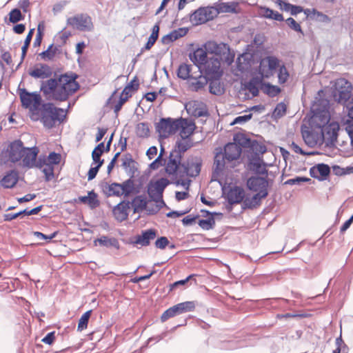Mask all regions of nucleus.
Segmentation results:
<instances>
[{
  "label": "nucleus",
  "instance_id": "obj_1",
  "mask_svg": "<svg viewBox=\"0 0 353 353\" xmlns=\"http://www.w3.org/2000/svg\"><path fill=\"white\" fill-rule=\"evenodd\" d=\"M78 75L74 72L61 74L58 78H50L41 82L40 91L48 99L67 101L80 88L76 81Z\"/></svg>",
  "mask_w": 353,
  "mask_h": 353
},
{
  "label": "nucleus",
  "instance_id": "obj_2",
  "mask_svg": "<svg viewBox=\"0 0 353 353\" xmlns=\"http://www.w3.org/2000/svg\"><path fill=\"white\" fill-rule=\"evenodd\" d=\"M218 43L214 41H209L205 43L202 47H199L192 52H189L190 60L198 68V70L203 74V69L211 68V63H215L214 61L220 62L218 58H208V53L215 54Z\"/></svg>",
  "mask_w": 353,
  "mask_h": 353
},
{
  "label": "nucleus",
  "instance_id": "obj_3",
  "mask_svg": "<svg viewBox=\"0 0 353 353\" xmlns=\"http://www.w3.org/2000/svg\"><path fill=\"white\" fill-rule=\"evenodd\" d=\"M215 63H211V68L203 69V74L199 76V78L207 79L209 82V92L216 96L222 95L225 89L223 84L220 81V79L223 75V71L221 70V63L216 61Z\"/></svg>",
  "mask_w": 353,
  "mask_h": 353
},
{
  "label": "nucleus",
  "instance_id": "obj_4",
  "mask_svg": "<svg viewBox=\"0 0 353 353\" xmlns=\"http://www.w3.org/2000/svg\"><path fill=\"white\" fill-rule=\"evenodd\" d=\"M39 111H41V122L48 129L53 128L57 122L63 123L66 119V110L55 107L51 102L43 103Z\"/></svg>",
  "mask_w": 353,
  "mask_h": 353
},
{
  "label": "nucleus",
  "instance_id": "obj_5",
  "mask_svg": "<svg viewBox=\"0 0 353 353\" xmlns=\"http://www.w3.org/2000/svg\"><path fill=\"white\" fill-rule=\"evenodd\" d=\"M332 91V96L334 99L337 103L344 105L350 103L353 97L352 95V85L350 82L344 79H338L334 86Z\"/></svg>",
  "mask_w": 353,
  "mask_h": 353
},
{
  "label": "nucleus",
  "instance_id": "obj_6",
  "mask_svg": "<svg viewBox=\"0 0 353 353\" xmlns=\"http://www.w3.org/2000/svg\"><path fill=\"white\" fill-rule=\"evenodd\" d=\"M184 153H180L176 149L172 148L170 152L168 162L165 167V172L170 176H176L179 172V169L182 168L185 173H188L189 163L186 161L182 162Z\"/></svg>",
  "mask_w": 353,
  "mask_h": 353
},
{
  "label": "nucleus",
  "instance_id": "obj_7",
  "mask_svg": "<svg viewBox=\"0 0 353 353\" xmlns=\"http://www.w3.org/2000/svg\"><path fill=\"white\" fill-rule=\"evenodd\" d=\"M18 94L21 103V106L30 110L39 111L41 108L42 99L38 92H28L26 88H18Z\"/></svg>",
  "mask_w": 353,
  "mask_h": 353
},
{
  "label": "nucleus",
  "instance_id": "obj_8",
  "mask_svg": "<svg viewBox=\"0 0 353 353\" xmlns=\"http://www.w3.org/2000/svg\"><path fill=\"white\" fill-rule=\"evenodd\" d=\"M178 119L171 117H161L159 122L155 123V130L160 139H167L174 134L179 130Z\"/></svg>",
  "mask_w": 353,
  "mask_h": 353
},
{
  "label": "nucleus",
  "instance_id": "obj_9",
  "mask_svg": "<svg viewBox=\"0 0 353 353\" xmlns=\"http://www.w3.org/2000/svg\"><path fill=\"white\" fill-rule=\"evenodd\" d=\"M273 181L268 179V176H251L246 181L248 189L256 193L268 196V188L272 185Z\"/></svg>",
  "mask_w": 353,
  "mask_h": 353
},
{
  "label": "nucleus",
  "instance_id": "obj_10",
  "mask_svg": "<svg viewBox=\"0 0 353 353\" xmlns=\"http://www.w3.org/2000/svg\"><path fill=\"white\" fill-rule=\"evenodd\" d=\"M320 130L325 146L330 148H335L340 130L339 124L332 121Z\"/></svg>",
  "mask_w": 353,
  "mask_h": 353
},
{
  "label": "nucleus",
  "instance_id": "obj_11",
  "mask_svg": "<svg viewBox=\"0 0 353 353\" xmlns=\"http://www.w3.org/2000/svg\"><path fill=\"white\" fill-rule=\"evenodd\" d=\"M219 12L212 7H201L190 15V21L194 26L201 25L212 20Z\"/></svg>",
  "mask_w": 353,
  "mask_h": 353
},
{
  "label": "nucleus",
  "instance_id": "obj_12",
  "mask_svg": "<svg viewBox=\"0 0 353 353\" xmlns=\"http://www.w3.org/2000/svg\"><path fill=\"white\" fill-rule=\"evenodd\" d=\"M195 301H185L179 303L167 309L161 315V320L162 322L166 321L170 318L176 315L181 314L185 312H192L195 309Z\"/></svg>",
  "mask_w": 353,
  "mask_h": 353
},
{
  "label": "nucleus",
  "instance_id": "obj_13",
  "mask_svg": "<svg viewBox=\"0 0 353 353\" xmlns=\"http://www.w3.org/2000/svg\"><path fill=\"white\" fill-rule=\"evenodd\" d=\"M170 183L172 182L165 177H161L156 181L151 180L148 183L147 188L150 201L161 199L163 196L165 189Z\"/></svg>",
  "mask_w": 353,
  "mask_h": 353
},
{
  "label": "nucleus",
  "instance_id": "obj_14",
  "mask_svg": "<svg viewBox=\"0 0 353 353\" xmlns=\"http://www.w3.org/2000/svg\"><path fill=\"white\" fill-rule=\"evenodd\" d=\"M67 23L80 31H92L94 28L92 18L87 14H77L69 17Z\"/></svg>",
  "mask_w": 353,
  "mask_h": 353
},
{
  "label": "nucleus",
  "instance_id": "obj_15",
  "mask_svg": "<svg viewBox=\"0 0 353 353\" xmlns=\"http://www.w3.org/2000/svg\"><path fill=\"white\" fill-rule=\"evenodd\" d=\"M279 59L275 56H268L263 59L259 66V74L262 77L268 78L272 71L275 70L280 65Z\"/></svg>",
  "mask_w": 353,
  "mask_h": 353
},
{
  "label": "nucleus",
  "instance_id": "obj_16",
  "mask_svg": "<svg viewBox=\"0 0 353 353\" xmlns=\"http://www.w3.org/2000/svg\"><path fill=\"white\" fill-rule=\"evenodd\" d=\"M223 193L225 194V200L230 204L243 203L245 196L244 189L239 185L230 187L227 192H225V189L223 188Z\"/></svg>",
  "mask_w": 353,
  "mask_h": 353
},
{
  "label": "nucleus",
  "instance_id": "obj_17",
  "mask_svg": "<svg viewBox=\"0 0 353 353\" xmlns=\"http://www.w3.org/2000/svg\"><path fill=\"white\" fill-rule=\"evenodd\" d=\"M47 167L43 168L42 172L45 175V181H50L54 177V165L59 164L61 155L56 152H50L47 156Z\"/></svg>",
  "mask_w": 353,
  "mask_h": 353
},
{
  "label": "nucleus",
  "instance_id": "obj_18",
  "mask_svg": "<svg viewBox=\"0 0 353 353\" xmlns=\"http://www.w3.org/2000/svg\"><path fill=\"white\" fill-rule=\"evenodd\" d=\"M186 163H189L188 173H185V170L179 171L178 175L180 178L185 176L190 177H196L200 172L202 166V159L199 157H190L187 159Z\"/></svg>",
  "mask_w": 353,
  "mask_h": 353
},
{
  "label": "nucleus",
  "instance_id": "obj_19",
  "mask_svg": "<svg viewBox=\"0 0 353 353\" xmlns=\"http://www.w3.org/2000/svg\"><path fill=\"white\" fill-rule=\"evenodd\" d=\"M25 148L21 139H16L10 142L8 148L9 160L13 163L19 161L23 157Z\"/></svg>",
  "mask_w": 353,
  "mask_h": 353
},
{
  "label": "nucleus",
  "instance_id": "obj_20",
  "mask_svg": "<svg viewBox=\"0 0 353 353\" xmlns=\"http://www.w3.org/2000/svg\"><path fill=\"white\" fill-rule=\"evenodd\" d=\"M309 172L311 177L323 181L330 176V168L327 164L321 163L311 167Z\"/></svg>",
  "mask_w": 353,
  "mask_h": 353
},
{
  "label": "nucleus",
  "instance_id": "obj_21",
  "mask_svg": "<svg viewBox=\"0 0 353 353\" xmlns=\"http://www.w3.org/2000/svg\"><path fill=\"white\" fill-rule=\"evenodd\" d=\"M157 236V231L155 229L144 230L141 232V234L135 236V239L132 243L134 245H141L142 247L148 246Z\"/></svg>",
  "mask_w": 353,
  "mask_h": 353
},
{
  "label": "nucleus",
  "instance_id": "obj_22",
  "mask_svg": "<svg viewBox=\"0 0 353 353\" xmlns=\"http://www.w3.org/2000/svg\"><path fill=\"white\" fill-rule=\"evenodd\" d=\"M39 150L37 146L26 147L23 157L21 158L23 167L27 168H33L35 165L34 161L37 160Z\"/></svg>",
  "mask_w": 353,
  "mask_h": 353
},
{
  "label": "nucleus",
  "instance_id": "obj_23",
  "mask_svg": "<svg viewBox=\"0 0 353 353\" xmlns=\"http://www.w3.org/2000/svg\"><path fill=\"white\" fill-rule=\"evenodd\" d=\"M177 124L180 130V137L181 139H190L193 134L196 125L194 121H188L183 117L178 118Z\"/></svg>",
  "mask_w": 353,
  "mask_h": 353
},
{
  "label": "nucleus",
  "instance_id": "obj_24",
  "mask_svg": "<svg viewBox=\"0 0 353 353\" xmlns=\"http://www.w3.org/2000/svg\"><path fill=\"white\" fill-rule=\"evenodd\" d=\"M130 208V201L123 200L112 209L115 219L119 222L125 221L128 217V210Z\"/></svg>",
  "mask_w": 353,
  "mask_h": 353
},
{
  "label": "nucleus",
  "instance_id": "obj_25",
  "mask_svg": "<svg viewBox=\"0 0 353 353\" xmlns=\"http://www.w3.org/2000/svg\"><path fill=\"white\" fill-rule=\"evenodd\" d=\"M30 76L34 79H48L52 74L51 68L45 63H39L32 70L28 71Z\"/></svg>",
  "mask_w": 353,
  "mask_h": 353
},
{
  "label": "nucleus",
  "instance_id": "obj_26",
  "mask_svg": "<svg viewBox=\"0 0 353 353\" xmlns=\"http://www.w3.org/2000/svg\"><path fill=\"white\" fill-rule=\"evenodd\" d=\"M223 152L225 154L226 160L231 162L239 159L242 153V149L234 142H229L225 145L224 151Z\"/></svg>",
  "mask_w": 353,
  "mask_h": 353
},
{
  "label": "nucleus",
  "instance_id": "obj_27",
  "mask_svg": "<svg viewBox=\"0 0 353 353\" xmlns=\"http://www.w3.org/2000/svg\"><path fill=\"white\" fill-rule=\"evenodd\" d=\"M248 169L253 172L255 176H269V170L262 168L260 157H248Z\"/></svg>",
  "mask_w": 353,
  "mask_h": 353
},
{
  "label": "nucleus",
  "instance_id": "obj_28",
  "mask_svg": "<svg viewBox=\"0 0 353 353\" xmlns=\"http://www.w3.org/2000/svg\"><path fill=\"white\" fill-rule=\"evenodd\" d=\"M312 115L309 119V123L312 128L321 129L330 123V115L328 114L312 113Z\"/></svg>",
  "mask_w": 353,
  "mask_h": 353
},
{
  "label": "nucleus",
  "instance_id": "obj_29",
  "mask_svg": "<svg viewBox=\"0 0 353 353\" xmlns=\"http://www.w3.org/2000/svg\"><path fill=\"white\" fill-rule=\"evenodd\" d=\"M268 196L263 193H255L251 198L245 196L242 203L241 208L243 210L254 209L261 204V201L265 199Z\"/></svg>",
  "mask_w": 353,
  "mask_h": 353
},
{
  "label": "nucleus",
  "instance_id": "obj_30",
  "mask_svg": "<svg viewBox=\"0 0 353 353\" xmlns=\"http://www.w3.org/2000/svg\"><path fill=\"white\" fill-rule=\"evenodd\" d=\"M42 208L43 205H41L31 210H28V208H26L16 213L5 214L3 215V220L5 221H11L18 217L23 218L25 216L37 214L42 210Z\"/></svg>",
  "mask_w": 353,
  "mask_h": 353
},
{
  "label": "nucleus",
  "instance_id": "obj_31",
  "mask_svg": "<svg viewBox=\"0 0 353 353\" xmlns=\"http://www.w3.org/2000/svg\"><path fill=\"white\" fill-rule=\"evenodd\" d=\"M99 187L107 197L121 196L119 183L113 182L108 184L107 182L101 181L99 183Z\"/></svg>",
  "mask_w": 353,
  "mask_h": 353
},
{
  "label": "nucleus",
  "instance_id": "obj_32",
  "mask_svg": "<svg viewBox=\"0 0 353 353\" xmlns=\"http://www.w3.org/2000/svg\"><path fill=\"white\" fill-rule=\"evenodd\" d=\"M78 201L83 204H88L91 209H95L100 205L98 195L94 190L89 191L87 196H80L74 199V202Z\"/></svg>",
  "mask_w": 353,
  "mask_h": 353
},
{
  "label": "nucleus",
  "instance_id": "obj_33",
  "mask_svg": "<svg viewBox=\"0 0 353 353\" xmlns=\"http://www.w3.org/2000/svg\"><path fill=\"white\" fill-rule=\"evenodd\" d=\"M122 166L125 169L126 174L131 178H134L135 173L138 171L136 166L137 163L129 153L125 154L122 158Z\"/></svg>",
  "mask_w": 353,
  "mask_h": 353
},
{
  "label": "nucleus",
  "instance_id": "obj_34",
  "mask_svg": "<svg viewBox=\"0 0 353 353\" xmlns=\"http://www.w3.org/2000/svg\"><path fill=\"white\" fill-rule=\"evenodd\" d=\"M329 101L323 98L315 97L313 101L310 112L311 113L317 114H328L329 112Z\"/></svg>",
  "mask_w": 353,
  "mask_h": 353
},
{
  "label": "nucleus",
  "instance_id": "obj_35",
  "mask_svg": "<svg viewBox=\"0 0 353 353\" xmlns=\"http://www.w3.org/2000/svg\"><path fill=\"white\" fill-rule=\"evenodd\" d=\"M120 192L121 196L123 195L124 197L139 194L138 188H135L134 178L129 177V179L120 183Z\"/></svg>",
  "mask_w": 353,
  "mask_h": 353
},
{
  "label": "nucleus",
  "instance_id": "obj_36",
  "mask_svg": "<svg viewBox=\"0 0 353 353\" xmlns=\"http://www.w3.org/2000/svg\"><path fill=\"white\" fill-rule=\"evenodd\" d=\"M19 181V172L16 170L8 171L2 178L1 185L5 188H12Z\"/></svg>",
  "mask_w": 353,
  "mask_h": 353
},
{
  "label": "nucleus",
  "instance_id": "obj_37",
  "mask_svg": "<svg viewBox=\"0 0 353 353\" xmlns=\"http://www.w3.org/2000/svg\"><path fill=\"white\" fill-rule=\"evenodd\" d=\"M97 243L99 245L107 248H114L117 250L120 249L119 242L118 239L114 237H109L106 235H102L94 241V245H97Z\"/></svg>",
  "mask_w": 353,
  "mask_h": 353
},
{
  "label": "nucleus",
  "instance_id": "obj_38",
  "mask_svg": "<svg viewBox=\"0 0 353 353\" xmlns=\"http://www.w3.org/2000/svg\"><path fill=\"white\" fill-rule=\"evenodd\" d=\"M263 78L262 76L254 77L245 85V89L248 90L253 97L259 96V90H261Z\"/></svg>",
  "mask_w": 353,
  "mask_h": 353
},
{
  "label": "nucleus",
  "instance_id": "obj_39",
  "mask_svg": "<svg viewBox=\"0 0 353 353\" xmlns=\"http://www.w3.org/2000/svg\"><path fill=\"white\" fill-rule=\"evenodd\" d=\"M248 151L250 154L248 155V157H261L260 156L266 152L267 148L265 145L259 143L258 141L252 139V143L248 147Z\"/></svg>",
  "mask_w": 353,
  "mask_h": 353
},
{
  "label": "nucleus",
  "instance_id": "obj_40",
  "mask_svg": "<svg viewBox=\"0 0 353 353\" xmlns=\"http://www.w3.org/2000/svg\"><path fill=\"white\" fill-rule=\"evenodd\" d=\"M149 201L144 194L137 195L130 202L134 213L141 212L146 209Z\"/></svg>",
  "mask_w": 353,
  "mask_h": 353
},
{
  "label": "nucleus",
  "instance_id": "obj_41",
  "mask_svg": "<svg viewBox=\"0 0 353 353\" xmlns=\"http://www.w3.org/2000/svg\"><path fill=\"white\" fill-rule=\"evenodd\" d=\"M191 71L192 65L190 64L182 63L178 67L176 70V76L178 78L183 80H187L189 79H197L196 77H194L191 74Z\"/></svg>",
  "mask_w": 353,
  "mask_h": 353
},
{
  "label": "nucleus",
  "instance_id": "obj_42",
  "mask_svg": "<svg viewBox=\"0 0 353 353\" xmlns=\"http://www.w3.org/2000/svg\"><path fill=\"white\" fill-rule=\"evenodd\" d=\"M159 23H157L154 25V26L152 28V32L145 44L144 47L141 48V52H143L144 50H149L152 48V47L154 46V44L156 43L157 40L159 38Z\"/></svg>",
  "mask_w": 353,
  "mask_h": 353
},
{
  "label": "nucleus",
  "instance_id": "obj_43",
  "mask_svg": "<svg viewBox=\"0 0 353 353\" xmlns=\"http://www.w3.org/2000/svg\"><path fill=\"white\" fill-rule=\"evenodd\" d=\"M226 158L225 154L223 152L222 149L220 148L219 152H216L214 157V164L215 165L213 174H219L225 168Z\"/></svg>",
  "mask_w": 353,
  "mask_h": 353
},
{
  "label": "nucleus",
  "instance_id": "obj_44",
  "mask_svg": "<svg viewBox=\"0 0 353 353\" xmlns=\"http://www.w3.org/2000/svg\"><path fill=\"white\" fill-rule=\"evenodd\" d=\"M188 112L195 117H208L209 115L206 106L204 104H198L194 102L190 105Z\"/></svg>",
  "mask_w": 353,
  "mask_h": 353
},
{
  "label": "nucleus",
  "instance_id": "obj_45",
  "mask_svg": "<svg viewBox=\"0 0 353 353\" xmlns=\"http://www.w3.org/2000/svg\"><path fill=\"white\" fill-rule=\"evenodd\" d=\"M261 90L270 97H274L281 92V88L278 85H272L270 82H265L263 80Z\"/></svg>",
  "mask_w": 353,
  "mask_h": 353
},
{
  "label": "nucleus",
  "instance_id": "obj_46",
  "mask_svg": "<svg viewBox=\"0 0 353 353\" xmlns=\"http://www.w3.org/2000/svg\"><path fill=\"white\" fill-rule=\"evenodd\" d=\"M252 54L248 52H243L236 59V67L239 71H243L249 65L252 60Z\"/></svg>",
  "mask_w": 353,
  "mask_h": 353
},
{
  "label": "nucleus",
  "instance_id": "obj_47",
  "mask_svg": "<svg viewBox=\"0 0 353 353\" xmlns=\"http://www.w3.org/2000/svg\"><path fill=\"white\" fill-rule=\"evenodd\" d=\"M8 16V22L7 21V17H5L4 19V21L7 24H9L10 23L15 24L25 19V15L23 14L20 9L17 8L12 9L10 11Z\"/></svg>",
  "mask_w": 353,
  "mask_h": 353
},
{
  "label": "nucleus",
  "instance_id": "obj_48",
  "mask_svg": "<svg viewBox=\"0 0 353 353\" xmlns=\"http://www.w3.org/2000/svg\"><path fill=\"white\" fill-rule=\"evenodd\" d=\"M103 152H106L105 150V143L104 142H101L94 148L92 152L91 155L92 163L101 162V164L103 165L104 159H101V156Z\"/></svg>",
  "mask_w": 353,
  "mask_h": 353
},
{
  "label": "nucleus",
  "instance_id": "obj_49",
  "mask_svg": "<svg viewBox=\"0 0 353 353\" xmlns=\"http://www.w3.org/2000/svg\"><path fill=\"white\" fill-rule=\"evenodd\" d=\"M252 141V139L241 132L236 133L233 136V142L239 145L240 148H248Z\"/></svg>",
  "mask_w": 353,
  "mask_h": 353
},
{
  "label": "nucleus",
  "instance_id": "obj_50",
  "mask_svg": "<svg viewBox=\"0 0 353 353\" xmlns=\"http://www.w3.org/2000/svg\"><path fill=\"white\" fill-rule=\"evenodd\" d=\"M194 146V143L191 139H185L177 140L175 143L174 148L176 149L180 153H185L189 149Z\"/></svg>",
  "mask_w": 353,
  "mask_h": 353
},
{
  "label": "nucleus",
  "instance_id": "obj_51",
  "mask_svg": "<svg viewBox=\"0 0 353 353\" xmlns=\"http://www.w3.org/2000/svg\"><path fill=\"white\" fill-rule=\"evenodd\" d=\"M261 10L263 11V16L266 19H273L277 21H283L284 20L282 14L279 13L278 11L268 7H263Z\"/></svg>",
  "mask_w": 353,
  "mask_h": 353
},
{
  "label": "nucleus",
  "instance_id": "obj_52",
  "mask_svg": "<svg viewBox=\"0 0 353 353\" xmlns=\"http://www.w3.org/2000/svg\"><path fill=\"white\" fill-rule=\"evenodd\" d=\"M92 310H90L84 312L80 317L77 326V331L81 332L87 328L89 319L92 314Z\"/></svg>",
  "mask_w": 353,
  "mask_h": 353
},
{
  "label": "nucleus",
  "instance_id": "obj_53",
  "mask_svg": "<svg viewBox=\"0 0 353 353\" xmlns=\"http://www.w3.org/2000/svg\"><path fill=\"white\" fill-rule=\"evenodd\" d=\"M198 225L205 230L213 229L215 225V219L213 216H210L205 219H199Z\"/></svg>",
  "mask_w": 353,
  "mask_h": 353
},
{
  "label": "nucleus",
  "instance_id": "obj_54",
  "mask_svg": "<svg viewBox=\"0 0 353 353\" xmlns=\"http://www.w3.org/2000/svg\"><path fill=\"white\" fill-rule=\"evenodd\" d=\"M137 135L141 138H147L150 136V128L148 123L142 122L137 125Z\"/></svg>",
  "mask_w": 353,
  "mask_h": 353
},
{
  "label": "nucleus",
  "instance_id": "obj_55",
  "mask_svg": "<svg viewBox=\"0 0 353 353\" xmlns=\"http://www.w3.org/2000/svg\"><path fill=\"white\" fill-rule=\"evenodd\" d=\"M310 18L322 23H330L331 21V19L327 14L314 8L312 9V17H310Z\"/></svg>",
  "mask_w": 353,
  "mask_h": 353
},
{
  "label": "nucleus",
  "instance_id": "obj_56",
  "mask_svg": "<svg viewBox=\"0 0 353 353\" xmlns=\"http://www.w3.org/2000/svg\"><path fill=\"white\" fill-rule=\"evenodd\" d=\"M290 74L285 65H282L279 67L278 71V81L280 84H283L287 82L289 78Z\"/></svg>",
  "mask_w": 353,
  "mask_h": 353
},
{
  "label": "nucleus",
  "instance_id": "obj_57",
  "mask_svg": "<svg viewBox=\"0 0 353 353\" xmlns=\"http://www.w3.org/2000/svg\"><path fill=\"white\" fill-rule=\"evenodd\" d=\"M102 165L103 164H101V162L91 164V167L87 174L88 180L89 181L93 180L96 177Z\"/></svg>",
  "mask_w": 353,
  "mask_h": 353
},
{
  "label": "nucleus",
  "instance_id": "obj_58",
  "mask_svg": "<svg viewBox=\"0 0 353 353\" xmlns=\"http://www.w3.org/2000/svg\"><path fill=\"white\" fill-rule=\"evenodd\" d=\"M311 182V179L306 177V176H297L294 178L288 179L284 182V185H301V183H308Z\"/></svg>",
  "mask_w": 353,
  "mask_h": 353
},
{
  "label": "nucleus",
  "instance_id": "obj_59",
  "mask_svg": "<svg viewBox=\"0 0 353 353\" xmlns=\"http://www.w3.org/2000/svg\"><path fill=\"white\" fill-rule=\"evenodd\" d=\"M287 112V105L283 102L279 103L274 108L273 115L276 118L283 117Z\"/></svg>",
  "mask_w": 353,
  "mask_h": 353
},
{
  "label": "nucleus",
  "instance_id": "obj_60",
  "mask_svg": "<svg viewBox=\"0 0 353 353\" xmlns=\"http://www.w3.org/2000/svg\"><path fill=\"white\" fill-rule=\"evenodd\" d=\"M196 276L194 274H190L185 279H181L179 281H176L171 284H170V289L169 291H172L175 290L176 288L180 287V286H184L188 283L189 281H190L192 278H194Z\"/></svg>",
  "mask_w": 353,
  "mask_h": 353
},
{
  "label": "nucleus",
  "instance_id": "obj_61",
  "mask_svg": "<svg viewBox=\"0 0 353 353\" xmlns=\"http://www.w3.org/2000/svg\"><path fill=\"white\" fill-rule=\"evenodd\" d=\"M53 43L50 44L47 50L41 52V53H39V56L40 57L43 59V60H52L53 58L54 57L55 54H54V52H53Z\"/></svg>",
  "mask_w": 353,
  "mask_h": 353
},
{
  "label": "nucleus",
  "instance_id": "obj_62",
  "mask_svg": "<svg viewBox=\"0 0 353 353\" xmlns=\"http://www.w3.org/2000/svg\"><path fill=\"white\" fill-rule=\"evenodd\" d=\"M59 234V231L56 230L50 235L45 234L41 232L35 231L33 232V235L39 239L45 240L48 242L50 241L52 239L55 238Z\"/></svg>",
  "mask_w": 353,
  "mask_h": 353
},
{
  "label": "nucleus",
  "instance_id": "obj_63",
  "mask_svg": "<svg viewBox=\"0 0 353 353\" xmlns=\"http://www.w3.org/2000/svg\"><path fill=\"white\" fill-rule=\"evenodd\" d=\"M288 26L294 31L303 34L302 28L299 23H297L292 17H289L285 20Z\"/></svg>",
  "mask_w": 353,
  "mask_h": 353
},
{
  "label": "nucleus",
  "instance_id": "obj_64",
  "mask_svg": "<svg viewBox=\"0 0 353 353\" xmlns=\"http://www.w3.org/2000/svg\"><path fill=\"white\" fill-rule=\"evenodd\" d=\"M345 108L347 109V117L346 124L347 125L348 123L353 124V99L350 101V103L345 105Z\"/></svg>",
  "mask_w": 353,
  "mask_h": 353
}]
</instances>
